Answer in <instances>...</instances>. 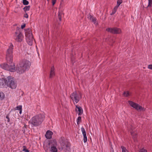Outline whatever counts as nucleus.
<instances>
[{"label":"nucleus","instance_id":"412c9836","mask_svg":"<svg viewBox=\"0 0 152 152\" xmlns=\"http://www.w3.org/2000/svg\"><path fill=\"white\" fill-rule=\"evenodd\" d=\"M5 95L4 93L0 91V100H2L3 99Z\"/></svg>","mask_w":152,"mask_h":152},{"label":"nucleus","instance_id":"bb28decb","mask_svg":"<svg viewBox=\"0 0 152 152\" xmlns=\"http://www.w3.org/2000/svg\"><path fill=\"white\" fill-rule=\"evenodd\" d=\"M21 109H22V106L21 105L18 106L15 108V110H19Z\"/></svg>","mask_w":152,"mask_h":152},{"label":"nucleus","instance_id":"f8f14e48","mask_svg":"<svg viewBox=\"0 0 152 152\" xmlns=\"http://www.w3.org/2000/svg\"><path fill=\"white\" fill-rule=\"evenodd\" d=\"M55 76V68L53 66H52L50 69L49 78L51 79Z\"/></svg>","mask_w":152,"mask_h":152},{"label":"nucleus","instance_id":"4468645a","mask_svg":"<svg viewBox=\"0 0 152 152\" xmlns=\"http://www.w3.org/2000/svg\"><path fill=\"white\" fill-rule=\"evenodd\" d=\"M75 110L77 111L78 110V115H81L83 113V110L82 108L80 106H78L77 105H75Z\"/></svg>","mask_w":152,"mask_h":152},{"label":"nucleus","instance_id":"f3484780","mask_svg":"<svg viewBox=\"0 0 152 152\" xmlns=\"http://www.w3.org/2000/svg\"><path fill=\"white\" fill-rule=\"evenodd\" d=\"M49 145H50V146H56L57 145V142L56 140L54 139L51 140L49 143Z\"/></svg>","mask_w":152,"mask_h":152},{"label":"nucleus","instance_id":"f704fd0d","mask_svg":"<svg viewBox=\"0 0 152 152\" xmlns=\"http://www.w3.org/2000/svg\"><path fill=\"white\" fill-rule=\"evenodd\" d=\"M56 0H52V2L53 6L54 5L56 2Z\"/></svg>","mask_w":152,"mask_h":152},{"label":"nucleus","instance_id":"aec40b11","mask_svg":"<svg viewBox=\"0 0 152 152\" xmlns=\"http://www.w3.org/2000/svg\"><path fill=\"white\" fill-rule=\"evenodd\" d=\"M62 15V12L59 11L58 12V17L60 21L61 20V16Z\"/></svg>","mask_w":152,"mask_h":152},{"label":"nucleus","instance_id":"a878e982","mask_svg":"<svg viewBox=\"0 0 152 152\" xmlns=\"http://www.w3.org/2000/svg\"><path fill=\"white\" fill-rule=\"evenodd\" d=\"M122 0H118L117 1V4L116 6L118 7L120 5V4L122 3Z\"/></svg>","mask_w":152,"mask_h":152},{"label":"nucleus","instance_id":"9d476101","mask_svg":"<svg viewBox=\"0 0 152 152\" xmlns=\"http://www.w3.org/2000/svg\"><path fill=\"white\" fill-rule=\"evenodd\" d=\"M128 103L130 106L137 110H144V108L143 107L137 103L130 101H128Z\"/></svg>","mask_w":152,"mask_h":152},{"label":"nucleus","instance_id":"79ce46f5","mask_svg":"<svg viewBox=\"0 0 152 152\" xmlns=\"http://www.w3.org/2000/svg\"><path fill=\"white\" fill-rule=\"evenodd\" d=\"M134 129V128L132 127V126H131V128H130V129L131 130H133Z\"/></svg>","mask_w":152,"mask_h":152},{"label":"nucleus","instance_id":"c756f323","mask_svg":"<svg viewBox=\"0 0 152 152\" xmlns=\"http://www.w3.org/2000/svg\"><path fill=\"white\" fill-rule=\"evenodd\" d=\"M23 151H24L25 152H29V151L28 150L26 149V147L25 146H23Z\"/></svg>","mask_w":152,"mask_h":152},{"label":"nucleus","instance_id":"f03ea898","mask_svg":"<svg viewBox=\"0 0 152 152\" xmlns=\"http://www.w3.org/2000/svg\"><path fill=\"white\" fill-rule=\"evenodd\" d=\"M44 119V115L39 114L33 117L30 120L29 123L34 126H37L41 124Z\"/></svg>","mask_w":152,"mask_h":152},{"label":"nucleus","instance_id":"e433bc0d","mask_svg":"<svg viewBox=\"0 0 152 152\" xmlns=\"http://www.w3.org/2000/svg\"><path fill=\"white\" fill-rule=\"evenodd\" d=\"M118 7L117 6H116L114 8L113 10L114 11H115V12H116L118 9Z\"/></svg>","mask_w":152,"mask_h":152},{"label":"nucleus","instance_id":"ea45409f","mask_svg":"<svg viewBox=\"0 0 152 152\" xmlns=\"http://www.w3.org/2000/svg\"><path fill=\"white\" fill-rule=\"evenodd\" d=\"M115 12H115V11H114L113 10L112 13L111 14V15H113L115 13Z\"/></svg>","mask_w":152,"mask_h":152},{"label":"nucleus","instance_id":"72a5a7b5","mask_svg":"<svg viewBox=\"0 0 152 152\" xmlns=\"http://www.w3.org/2000/svg\"><path fill=\"white\" fill-rule=\"evenodd\" d=\"M140 152H147V151L146 150L144 149L143 148H142L140 150Z\"/></svg>","mask_w":152,"mask_h":152},{"label":"nucleus","instance_id":"6ab92c4d","mask_svg":"<svg viewBox=\"0 0 152 152\" xmlns=\"http://www.w3.org/2000/svg\"><path fill=\"white\" fill-rule=\"evenodd\" d=\"M50 151L51 152H58L56 146H50Z\"/></svg>","mask_w":152,"mask_h":152},{"label":"nucleus","instance_id":"39448f33","mask_svg":"<svg viewBox=\"0 0 152 152\" xmlns=\"http://www.w3.org/2000/svg\"><path fill=\"white\" fill-rule=\"evenodd\" d=\"M70 97L75 104V103H77L82 98V94L80 92L75 91L71 94Z\"/></svg>","mask_w":152,"mask_h":152},{"label":"nucleus","instance_id":"b1692460","mask_svg":"<svg viewBox=\"0 0 152 152\" xmlns=\"http://www.w3.org/2000/svg\"><path fill=\"white\" fill-rule=\"evenodd\" d=\"M30 6H26L24 8L23 10L24 11H28L30 8Z\"/></svg>","mask_w":152,"mask_h":152},{"label":"nucleus","instance_id":"0eeeda50","mask_svg":"<svg viewBox=\"0 0 152 152\" xmlns=\"http://www.w3.org/2000/svg\"><path fill=\"white\" fill-rule=\"evenodd\" d=\"M14 39L16 41L21 42L23 40V36L19 28H17L15 33Z\"/></svg>","mask_w":152,"mask_h":152},{"label":"nucleus","instance_id":"6e6552de","mask_svg":"<svg viewBox=\"0 0 152 152\" xmlns=\"http://www.w3.org/2000/svg\"><path fill=\"white\" fill-rule=\"evenodd\" d=\"M6 85L11 88L15 89L17 87V84L14 81L13 78L9 76L7 77Z\"/></svg>","mask_w":152,"mask_h":152},{"label":"nucleus","instance_id":"37998d69","mask_svg":"<svg viewBox=\"0 0 152 152\" xmlns=\"http://www.w3.org/2000/svg\"><path fill=\"white\" fill-rule=\"evenodd\" d=\"M27 126L25 124V125H24V127H23V128H24V127H25V128H26V126Z\"/></svg>","mask_w":152,"mask_h":152},{"label":"nucleus","instance_id":"58836bf2","mask_svg":"<svg viewBox=\"0 0 152 152\" xmlns=\"http://www.w3.org/2000/svg\"><path fill=\"white\" fill-rule=\"evenodd\" d=\"M26 26V25L25 24H23V25H22L21 26V28L22 29H23Z\"/></svg>","mask_w":152,"mask_h":152},{"label":"nucleus","instance_id":"c03bdc74","mask_svg":"<svg viewBox=\"0 0 152 152\" xmlns=\"http://www.w3.org/2000/svg\"><path fill=\"white\" fill-rule=\"evenodd\" d=\"M111 152H114V151H113H113Z\"/></svg>","mask_w":152,"mask_h":152},{"label":"nucleus","instance_id":"2eb2a0df","mask_svg":"<svg viewBox=\"0 0 152 152\" xmlns=\"http://www.w3.org/2000/svg\"><path fill=\"white\" fill-rule=\"evenodd\" d=\"M53 132L50 131H48L45 134L46 137L48 139H50L52 137V135H53Z\"/></svg>","mask_w":152,"mask_h":152},{"label":"nucleus","instance_id":"473e14b6","mask_svg":"<svg viewBox=\"0 0 152 152\" xmlns=\"http://www.w3.org/2000/svg\"><path fill=\"white\" fill-rule=\"evenodd\" d=\"M93 17L92 16V15H90V14H89V15H88V18L90 19V20H91Z\"/></svg>","mask_w":152,"mask_h":152},{"label":"nucleus","instance_id":"5701e85b","mask_svg":"<svg viewBox=\"0 0 152 152\" xmlns=\"http://www.w3.org/2000/svg\"><path fill=\"white\" fill-rule=\"evenodd\" d=\"M123 95L124 96L127 97L129 96V93L128 91L124 92Z\"/></svg>","mask_w":152,"mask_h":152},{"label":"nucleus","instance_id":"2f4dec72","mask_svg":"<svg viewBox=\"0 0 152 152\" xmlns=\"http://www.w3.org/2000/svg\"><path fill=\"white\" fill-rule=\"evenodd\" d=\"M9 114H8L6 115V118L7 119V121L8 122H9L10 121V119L9 117Z\"/></svg>","mask_w":152,"mask_h":152},{"label":"nucleus","instance_id":"ddd939ff","mask_svg":"<svg viewBox=\"0 0 152 152\" xmlns=\"http://www.w3.org/2000/svg\"><path fill=\"white\" fill-rule=\"evenodd\" d=\"M81 129L83 136V141L85 143L87 142V140L86 131L84 128L83 127H81Z\"/></svg>","mask_w":152,"mask_h":152},{"label":"nucleus","instance_id":"a18cd8bd","mask_svg":"<svg viewBox=\"0 0 152 152\" xmlns=\"http://www.w3.org/2000/svg\"><path fill=\"white\" fill-rule=\"evenodd\" d=\"M47 0L48 1H49V0Z\"/></svg>","mask_w":152,"mask_h":152},{"label":"nucleus","instance_id":"20e7f679","mask_svg":"<svg viewBox=\"0 0 152 152\" xmlns=\"http://www.w3.org/2000/svg\"><path fill=\"white\" fill-rule=\"evenodd\" d=\"M13 45L10 43L7 49L6 52V59L7 61L10 64L12 62V53Z\"/></svg>","mask_w":152,"mask_h":152},{"label":"nucleus","instance_id":"4be33fe9","mask_svg":"<svg viewBox=\"0 0 152 152\" xmlns=\"http://www.w3.org/2000/svg\"><path fill=\"white\" fill-rule=\"evenodd\" d=\"M121 148L122 149V152H129L126 148L123 146H121Z\"/></svg>","mask_w":152,"mask_h":152},{"label":"nucleus","instance_id":"f257e3e1","mask_svg":"<svg viewBox=\"0 0 152 152\" xmlns=\"http://www.w3.org/2000/svg\"><path fill=\"white\" fill-rule=\"evenodd\" d=\"M31 64L30 61L27 60H23L20 62L17 66L16 70L17 72L20 74L23 73L29 68Z\"/></svg>","mask_w":152,"mask_h":152},{"label":"nucleus","instance_id":"cd10ccee","mask_svg":"<svg viewBox=\"0 0 152 152\" xmlns=\"http://www.w3.org/2000/svg\"><path fill=\"white\" fill-rule=\"evenodd\" d=\"M91 20L92 22H93L94 24H95L96 23V18L95 17H93Z\"/></svg>","mask_w":152,"mask_h":152},{"label":"nucleus","instance_id":"dca6fc26","mask_svg":"<svg viewBox=\"0 0 152 152\" xmlns=\"http://www.w3.org/2000/svg\"><path fill=\"white\" fill-rule=\"evenodd\" d=\"M7 80V77L5 79H0V87L3 86L4 84L6 85Z\"/></svg>","mask_w":152,"mask_h":152},{"label":"nucleus","instance_id":"a19ab883","mask_svg":"<svg viewBox=\"0 0 152 152\" xmlns=\"http://www.w3.org/2000/svg\"><path fill=\"white\" fill-rule=\"evenodd\" d=\"M19 110V113L20 114H21L22 112V109Z\"/></svg>","mask_w":152,"mask_h":152},{"label":"nucleus","instance_id":"c85d7f7f","mask_svg":"<svg viewBox=\"0 0 152 152\" xmlns=\"http://www.w3.org/2000/svg\"><path fill=\"white\" fill-rule=\"evenodd\" d=\"M28 2L26 0H23V4L24 5H28Z\"/></svg>","mask_w":152,"mask_h":152},{"label":"nucleus","instance_id":"9b49d317","mask_svg":"<svg viewBox=\"0 0 152 152\" xmlns=\"http://www.w3.org/2000/svg\"><path fill=\"white\" fill-rule=\"evenodd\" d=\"M106 30L114 34H119L121 32V29L117 28H107Z\"/></svg>","mask_w":152,"mask_h":152},{"label":"nucleus","instance_id":"393cba45","mask_svg":"<svg viewBox=\"0 0 152 152\" xmlns=\"http://www.w3.org/2000/svg\"><path fill=\"white\" fill-rule=\"evenodd\" d=\"M81 120V117L80 116H79L77 119V124H80V122Z\"/></svg>","mask_w":152,"mask_h":152},{"label":"nucleus","instance_id":"4c0bfd02","mask_svg":"<svg viewBox=\"0 0 152 152\" xmlns=\"http://www.w3.org/2000/svg\"><path fill=\"white\" fill-rule=\"evenodd\" d=\"M24 17L26 18H28V15L27 13H26L24 15Z\"/></svg>","mask_w":152,"mask_h":152},{"label":"nucleus","instance_id":"7ed1b4c3","mask_svg":"<svg viewBox=\"0 0 152 152\" xmlns=\"http://www.w3.org/2000/svg\"><path fill=\"white\" fill-rule=\"evenodd\" d=\"M60 145L59 149L63 150L65 152L69 151L70 149V144L67 140L64 137H61L59 140Z\"/></svg>","mask_w":152,"mask_h":152},{"label":"nucleus","instance_id":"c9c22d12","mask_svg":"<svg viewBox=\"0 0 152 152\" xmlns=\"http://www.w3.org/2000/svg\"><path fill=\"white\" fill-rule=\"evenodd\" d=\"M148 68L149 69L152 70V64H150L148 66Z\"/></svg>","mask_w":152,"mask_h":152},{"label":"nucleus","instance_id":"1a4fd4ad","mask_svg":"<svg viewBox=\"0 0 152 152\" xmlns=\"http://www.w3.org/2000/svg\"><path fill=\"white\" fill-rule=\"evenodd\" d=\"M1 66L3 69L11 72L15 71V66L13 64L10 65L4 64L1 65Z\"/></svg>","mask_w":152,"mask_h":152},{"label":"nucleus","instance_id":"423d86ee","mask_svg":"<svg viewBox=\"0 0 152 152\" xmlns=\"http://www.w3.org/2000/svg\"><path fill=\"white\" fill-rule=\"evenodd\" d=\"M26 39L27 43L30 45H32L33 44V37L31 30H27L26 32Z\"/></svg>","mask_w":152,"mask_h":152},{"label":"nucleus","instance_id":"a211bd4d","mask_svg":"<svg viewBox=\"0 0 152 152\" xmlns=\"http://www.w3.org/2000/svg\"><path fill=\"white\" fill-rule=\"evenodd\" d=\"M135 142L137 141L136 139L137 137V134L136 132H133L132 131L130 132Z\"/></svg>","mask_w":152,"mask_h":152},{"label":"nucleus","instance_id":"7c9ffc66","mask_svg":"<svg viewBox=\"0 0 152 152\" xmlns=\"http://www.w3.org/2000/svg\"><path fill=\"white\" fill-rule=\"evenodd\" d=\"M148 7H151V4H152V0H148Z\"/></svg>","mask_w":152,"mask_h":152}]
</instances>
